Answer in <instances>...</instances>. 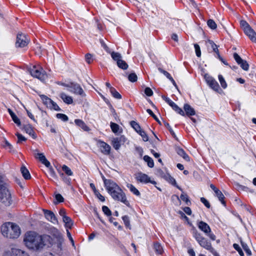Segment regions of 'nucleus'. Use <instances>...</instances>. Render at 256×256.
<instances>
[{
  "mask_svg": "<svg viewBox=\"0 0 256 256\" xmlns=\"http://www.w3.org/2000/svg\"><path fill=\"white\" fill-rule=\"evenodd\" d=\"M122 218L126 226L130 229V225L128 216H122Z\"/></svg>",
  "mask_w": 256,
  "mask_h": 256,
  "instance_id": "nucleus-49",
  "label": "nucleus"
},
{
  "mask_svg": "<svg viewBox=\"0 0 256 256\" xmlns=\"http://www.w3.org/2000/svg\"><path fill=\"white\" fill-rule=\"evenodd\" d=\"M1 232L4 237L14 239L20 236V229L16 224L8 222L1 226Z\"/></svg>",
  "mask_w": 256,
  "mask_h": 256,
  "instance_id": "nucleus-4",
  "label": "nucleus"
},
{
  "mask_svg": "<svg viewBox=\"0 0 256 256\" xmlns=\"http://www.w3.org/2000/svg\"><path fill=\"white\" fill-rule=\"evenodd\" d=\"M240 243L242 246L243 249L246 252L249 256L251 255V251L249 249L248 245L246 244L241 239H240Z\"/></svg>",
  "mask_w": 256,
  "mask_h": 256,
  "instance_id": "nucleus-43",
  "label": "nucleus"
},
{
  "mask_svg": "<svg viewBox=\"0 0 256 256\" xmlns=\"http://www.w3.org/2000/svg\"><path fill=\"white\" fill-rule=\"evenodd\" d=\"M110 93L112 95V96L117 99H120L122 98V96L120 94L117 92L114 88H110Z\"/></svg>",
  "mask_w": 256,
  "mask_h": 256,
  "instance_id": "nucleus-39",
  "label": "nucleus"
},
{
  "mask_svg": "<svg viewBox=\"0 0 256 256\" xmlns=\"http://www.w3.org/2000/svg\"><path fill=\"white\" fill-rule=\"evenodd\" d=\"M12 204L11 195L3 176H0V210Z\"/></svg>",
  "mask_w": 256,
  "mask_h": 256,
  "instance_id": "nucleus-3",
  "label": "nucleus"
},
{
  "mask_svg": "<svg viewBox=\"0 0 256 256\" xmlns=\"http://www.w3.org/2000/svg\"><path fill=\"white\" fill-rule=\"evenodd\" d=\"M76 126L80 127L84 131H88L90 128L86 124L81 120L76 119L74 120Z\"/></svg>",
  "mask_w": 256,
  "mask_h": 256,
  "instance_id": "nucleus-26",
  "label": "nucleus"
},
{
  "mask_svg": "<svg viewBox=\"0 0 256 256\" xmlns=\"http://www.w3.org/2000/svg\"><path fill=\"white\" fill-rule=\"evenodd\" d=\"M240 24L244 32L250 28L249 24L246 20H242L240 22Z\"/></svg>",
  "mask_w": 256,
  "mask_h": 256,
  "instance_id": "nucleus-47",
  "label": "nucleus"
},
{
  "mask_svg": "<svg viewBox=\"0 0 256 256\" xmlns=\"http://www.w3.org/2000/svg\"><path fill=\"white\" fill-rule=\"evenodd\" d=\"M16 135L18 137V142H17L19 143V142H26V138L25 137H24L22 134L17 133Z\"/></svg>",
  "mask_w": 256,
  "mask_h": 256,
  "instance_id": "nucleus-59",
  "label": "nucleus"
},
{
  "mask_svg": "<svg viewBox=\"0 0 256 256\" xmlns=\"http://www.w3.org/2000/svg\"><path fill=\"white\" fill-rule=\"evenodd\" d=\"M48 168V170L46 172V174L48 178L50 180H56L58 179V176L54 170V168L50 165L49 167H47Z\"/></svg>",
  "mask_w": 256,
  "mask_h": 256,
  "instance_id": "nucleus-15",
  "label": "nucleus"
},
{
  "mask_svg": "<svg viewBox=\"0 0 256 256\" xmlns=\"http://www.w3.org/2000/svg\"><path fill=\"white\" fill-rule=\"evenodd\" d=\"M98 148L101 152L106 155H108L110 153V145H98Z\"/></svg>",
  "mask_w": 256,
  "mask_h": 256,
  "instance_id": "nucleus-28",
  "label": "nucleus"
},
{
  "mask_svg": "<svg viewBox=\"0 0 256 256\" xmlns=\"http://www.w3.org/2000/svg\"><path fill=\"white\" fill-rule=\"evenodd\" d=\"M12 253L14 256H30L24 251L18 248H12Z\"/></svg>",
  "mask_w": 256,
  "mask_h": 256,
  "instance_id": "nucleus-23",
  "label": "nucleus"
},
{
  "mask_svg": "<svg viewBox=\"0 0 256 256\" xmlns=\"http://www.w3.org/2000/svg\"><path fill=\"white\" fill-rule=\"evenodd\" d=\"M128 79L130 82H134L137 81L138 76L135 73H131L128 75Z\"/></svg>",
  "mask_w": 256,
  "mask_h": 256,
  "instance_id": "nucleus-46",
  "label": "nucleus"
},
{
  "mask_svg": "<svg viewBox=\"0 0 256 256\" xmlns=\"http://www.w3.org/2000/svg\"><path fill=\"white\" fill-rule=\"evenodd\" d=\"M158 70L162 73L168 78H171V76L170 75V74L167 72L166 71L164 70L163 69H162V68H158Z\"/></svg>",
  "mask_w": 256,
  "mask_h": 256,
  "instance_id": "nucleus-64",
  "label": "nucleus"
},
{
  "mask_svg": "<svg viewBox=\"0 0 256 256\" xmlns=\"http://www.w3.org/2000/svg\"><path fill=\"white\" fill-rule=\"evenodd\" d=\"M62 221L64 223L65 226L66 228L70 229L74 224L72 220L69 216H64L62 218Z\"/></svg>",
  "mask_w": 256,
  "mask_h": 256,
  "instance_id": "nucleus-27",
  "label": "nucleus"
},
{
  "mask_svg": "<svg viewBox=\"0 0 256 256\" xmlns=\"http://www.w3.org/2000/svg\"><path fill=\"white\" fill-rule=\"evenodd\" d=\"M233 246L234 248V249L236 250L238 252V254L240 256H244V254L238 244H234Z\"/></svg>",
  "mask_w": 256,
  "mask_h": 256,
  "instance_id": "nucleus-57",
  "label": "nucleus"
},
{
  "mask_svg": "<svg viewBox=\"0 0 256 256\" xmlns=\"http://www.w3.org/2000/svg\"><path fill=\"white\" fill-rule=\"evenodd\" d=\"M199 244L201 246L208 250L214 256H219L218 254L212 248L211 244L206 238L202 239Z\"/></svg>",
  "mask_w": 256,
  "mask_h": 256,
  "instance_id": "nucleus-9",
  "label": "nucleus"
},
{
  "mask_svg": "<svg viewBox=\"0 0 256 256\" xmlns=\"http://www.w3.org/2000/svg\"><path fill=\"white\" fill-rule=\"evenodd\" d=\"M117 66L118 68L122 70H126L128 68V64L126 62L123 60L122 58L120 60H119V62H117Z\"/></svg>",
  "mask_w": 256,
  "mask_h": 256,
  "instance_id": "nucleus-37",
  "label": "nucleus"
},
{
  "mask_svg": "<svg viewBox=\"0 0 256 256\" xmlns=\"http://www.w3.org/2000/svg\"><path fill=\"white\" fill-rule=\"evenodd\" d=\"M60 98L63 101L68 104H71L73 102L72 98L71 96H67L64 93H62L60 95Z\"/></svg>",
  "mask_w": 256,
  "mask_h": 256,
  "instance_id": "nucleus-29",
  "label": "nucleus"
},
{
  "mask_svg": "<svg viewBox=\"0 0 256 256\" xmlns=\"http://www.w3.org/2000/svg\"><path fill=\"white\" fill-rule=\"evenodd\" d=\"M110 54L112 58L114 61L116 62V63L119 62V60H120L122 58V55L118 52H112Z\"/></svg>",
  "mask_w": 256,
  "mask_h": 256,
  "instance_id": "nucleus-34",
  "label": "nucleus"
},
{
  "mask_svg": "<svg viewBox=\"0 0 256 256\" xmlns=\"http://www.w3.org/2000/svg\"><path fill=\"white\" fill-rule=\"evenodd\" d=\"M40 97L41 100H42L43 103L48 107L50 108V106L51 102H52V100L48 98L47 96L45 95H40Z\"/></svg>",
  "mask_w": 256,
  "mask_h": 256,
  "instance_id": "nucleus-31",
  "label": "nucleus"
},
{
  "mask_svg": "<svg viewBox=\"0 0 256 256\" xmlns=\"http://www.w3.org/2000/svg\"><path fill=\"white\" fill-rule=\"evenodd\" d=\"M154 249L155 252L158 254H162L163 252V249L161 245L159 243H155L154 244Z\"/></svg>",
  "mask_w": 256,
  "mask_h": 256,
  "instance_id": "nucleus-40",
  "label": "nucleus"
},
{
  "mask_svg": "<svg viewBox=\"0 0 256 256\" xmlns=\"http://www.w3.org/2000/svg\"><path fill=\"white\" fill-rule=\"evenodd\" d=\"M113 144H124L127 142V139L124 136H118L112 140Z\"/></svg>",
  "mask_w": 256,
  "mask_h": 256,
  "instance_id": "nucleus-21",
  "label": "nucleus"
},
{
  "mask_svg": "<svg viewBox=\"0 0 256 256\" xmlns=\"http://www.w3.org/2000/svg\"><path fill=\"white\" fill-rule=\"evenodd\" d=\"M208 42L212 48L213 51L216 54L217 56H218V54H220L218 50V46L212 40H208Z\"/></svg>",
  "mask_w": 256,
  "mask_h": 256,
  "instance_id": "nucleus-38",
  "label": "nucleus"
},
{
  "mask_svg": "<svg viewBox=\"0 0 256 256\" xmlns=\"http://www.w3.org/2000/svg\"><path fill=\"white\" fill-rule=\"evenodd\" d=\"M3 148L9 152H14L15 150H14L12 145H2Z\"/></svg>",
  "mask_w": 256,
  "mask_h": 256,
  "instance_id": "nucleus-56",
  "label": "nucleus"
},
{
  "mask_svg": "<svg viewBox=\"0 0 256 256\" xmlns=\"http://www.w3.org/2000/svg\"><path fill=\"white\" fill-rule=\"evenodd\" d=\"M62 170L68 176H70L73 174L71 170L66 165H64L62 166Z\"/></svg>",
  "mask_w": 256,
  "mask_h": 256,
  "instance_id": "nucleus-45",
  "label": "nucleus"
},
{
  "mask_svg": "<svg viewBox=\"0 0 256 256\" xmlns=\"http://www.w3.org/2000/svg\"><path fill=\"white\" fill-rule=\"evenodd\" d=\"M144 160L147 162L148 166L150 168H153L154 166V162L153 160L148 156H144Z\"/></svg>",
  "mask_w": 256,
  "mask_h": 256,
  "instance_id": "nucleus-36",
  "label": "nucleus"
},
{
  "mask_svg": "<svg viewBox=\"0 0 256 256\" xmlns=\"http://www.w3.org/2000/svg\"><path fill=\"white\" fill-rule=\"evenodd\" d=\"M131 126L138 134L142 130V128L139 124L134 120H132L130 122Z\"/></svg>",
  "mask_w": 256,
  "mask_h": 256,
  "instance_id": "nucleus-35",
  "label": "nucleus"
},
{
  "mask_svg": "<svg viewBox=\"0 0 256 256\" xmlns=\"http://www.w3.org/2000/svg\"><path fill=\"white\" fill-rule=\"evenodd\" d=\"M218 79H219L220 84H221V86L224 88H226V86H227L225 80H224V78L222 77V75H219L218 76Z\"/></svg>",
  "mask_w": 256,
  "mask_h": 256,
  "instance_id": "nucleus-55",
  "label": "nucleus"
},
{
  "mask_svg": "<svg viewBox=\"0 0 256 256\" xmlns=\"http://www.w3.org/2000/svg\"><path fill=\"white\" fill-rule=\"evenodd\" d=\"M180 198L182 200L186 202V204L187 205L190 204V202L188 198V196L186 194L182 192V194H181Z\"/></svg>",
  "mask_w": 256,
  "mask_h": 256,
  "instance_id": "nucleus-42",
  "label": "nucleus"
},
{
  "mask_svg": "<svg viewBox=\"0 0 256 256\" xmlns=\"http://www.w3.org/2000/svg\"><path fill=\"white\" fill-rule=\"evenodd\" d=\"M136 179L141 182L148 183L150 182L152 184H156V182L154 180H151L150 178L144 174L142 172L138 173L136 176Z\"/></svg>",
  "mask_w": 256,
  "mask_h": 256,
  "instance_id": "nucleus-13",
  "label": "nucleus"
},
{
  "mask_svg": "<svg viewBox=\"0 0 256 256\" xmlns=\"http://www.w3.org/2000/svg\"><path fill=\"white\" fill-rule=\"evenodd\" d=\"M30 42V40L26 35L18 33L16 36V48H24Z\"/></svg>",
  "mask_w": 256,
  "mask_h": 256,
  "instance_id": "nucleus-7",
  "label": "nucleus"
},
{
  "mask_svg": "<svg viewBox=\"0 0 256 256\" xmlns=\"http://www.w3.org/2000/svg\"><path fill=\"white\" fill-rule=\"evenodd\" d=\"M177 154L180 156H182L185 160L186 161H190V158L188 155L185 152L184 150L180 148V147H177L176 149Z\"/></svg>",
  "mask_w": 256,
  "mask_h": 256,
  "instance_id": "nucleus-25",
  "label": "nucleus"
},
{
  "mask_svg": "<svg viewBox=\"0 0 256 256\" xmlns=\"http://www.w3.org/2000/svg\"><path fill=\"white\" fill-rule=\"evenodd\" d=\"M92 56L90 54H86L85 56V59L86 62L88 64H90L92 62L93 60L92 58Z\"/></svg>",
  "mask_w": 256,
  "mask_h": 256,
  "instance_id": "nucleus-60",
  "label": "nucleus"
},
{
  "mask_svg": "<svg viewBox=\"0 0 256 256\" xmlns=\"http://www.w3.org/2000/svg\"><path fill=\"white\" fill-rule=\"evenodd\" d=\"M155 174L163 178H164L166 175V174H165L160 168H156V170Z\"/></svg>",
  "mask_w": 256,
  "mask_h": 256,
  "instance_id": "nucleus-48",
  "label": "nucleus"
},
{
  "mask_svg": "<svg viewBox=\"0 0 256 256\" xmlns=\"http://www.w3.org/2000/svg\"><path fill=\"white\" fill-rule=\"evenodd\" d=\"M234 58L236 62L240 65V67L244 70L247 71L249 68V64L248 62L242 59L237 53L234 54Z\"/></svg>",
  "mask_w": 256,
  "mask_h": 256,
  "instance_id": "nucleus-11",
  "label": "nucleus"
},
{
  "mask_svg": "<svg viewBox=\"0 0 256 256\" xmlns=\"http://www.w3.org/2000/svg\"><path fill=\"white\" fill-rule=\"evenodd\" d=\"M57 238L58 242L56 244V251L58 254L61 255L62 254V244L64 242V238L61 236L60 235Z\"/></svg>",
  "mask_w": 256,
  "mask_h": 256,
  "instance_id": "nucleus-18",
  "label": "nucleus"
},
{
  "mask_svg": "<svg viewBox=\"0 0 256 256\" xmlns=\"http://www.w3.org/2000/svg\"><path fill=\"white\" fill-rule=\"evenodd\" d=\"M138 134L142 136V140L144 142H148V136L146 134L145 132L144 131L142 130L139 132Z\"/></svg>",
  "mask_w": 256,
  "mask_h": 256,
  "instance_id": "nucleus-50",
  "label": "nucleus"
},
{
  "mask_svg": "<svg viewBox=\"0 0 256 256\" xmlns=\"http://www.w3.org/2000/svg\"><path fill=\"white\" fill-rule=\"evenodd\" d=\"M194 46L195 48L196 56L198 57H200L201 56V52H200V46L198 44H194Z\"/></svg>",
  "mask_w": 256,
  "mask_h": 256,
  "instance_id": "nucleus-62",
  "label": "nucleus"
},
{
  "mask_svg": "<svg viewBox=\"0 0 256 256\" xmlns=\"http://www.w3.org/2000/svg\"><path fill=\"white\" fill-rule=\"evenodd\" d=\"M30 74L34 78H36L40 80H44L46 77V74L43 69L36 68V66H33L30 70Z\"/></svg>",
  "mask_w": 256,
  "mask_h": 256,
  "instance_id": "nucleus-5",
  "label": "nucleus"
},
{
  "mask_svg": "<svg viewBox=\"0 0 256 256\" xmlns=\"http://www.w3.org/2000/svg\"><path fill=\"white\" fill-rule=\"evenodd\" d=\"M8 112L10 115L13 121L18 126L20 125V121L11 109L8 108Z\"/></svg>",
  "mask_w": 256,
  "mask_h": 256,
  "instance_id": "nucleus-30",
  "label": "nucleus"
},
{
  "mask_svg": "<svg viewBox=\"0 0 256 256\" xmlns=\"http://www.w3.org/2000/svg\"><path fill=\"white\" fill-rule=\"evenodd\" d=\"M164 179L165 180L168 181V182L171 184L172 185L176 186L181 191H182V190L177 185L175 179L174 178H172L169 174L166 173V176L164 177Z\"/></svg>",
  "mask_w": 256,
  "mask_h": 256,
  "instance_id": "nucleus-19",
  "label": "nucleus"
},
{
  "mask_svg": "<svg viewBox=\"0 0 256 256\" xmlns=\"http://www.w3.org/2000/svg\"><path fill=\"white\" fill-rule=\"evenodd\" d=\"M102 210L104 213L107 216H109L112 215V212L108 206H103L102 207Z\"/></svg>",
  "mask_w": 256,
  "mask_h": 256,
  "instance_id": "nucleus-52",
  "label": "nucleus"
},
{
  "mask_svg": "<svg viewBox=\"0 0 256 256\" xmlns=\"http://www.w3.org/2000/svg\"><path fill=\"white\" fill-rule=\"evenodd\" d=\"M50 106L49 108L50 109H54V110H58V111L60 110V107L54 101H52Z\"/></svg>",
  "mask_w": 256,
  "mask_h": 256,
  "instance_id": "nucleus-58",
  "label": "nucleus"
},
{
  "mask_svg": "<svg viewBox=\"0 0 256 256\" xmlns=\"http://www.w3.org/2000/svg\"><path fill=\"white\" fill-rule=\"evenodd\" d=\"M20 172L25 180H30L31 176L28 170L24 166H22L20 168Z\"/></svg>",
  "mask_w": 256,
  "mask_h": 256,
  "instance_id": "nucleus-24",
  "label": "nucleus"
},
{
  "mask_svg": "<svg viewBox=\"0 0 256 256\" xmlns=\"http://www.w3.org/2000/svg\"><path fill=\"white\" fill-rule=\"evenodd\" d=\"M46 218L54 224H58V220L53 212L50 210H43Z\"/></svg>",
  "mask_w": 256,
  "mask_h": 256,
  "instance_id": "nucleus-14",
  "label": "nucleus"
},
{
  "mask_svg": "<svg viewBox=\"0 0 256 256\" xmlns=\"http://www.w3.org/2000/svg\"><path fill=\"white\" fill-rule=\"evenodd\" d=\"M204 78L207 84L211 88L215 91L217 92L218 90L220 88L219 85L212 77L210 76L208 74H206L204 75Z\"/></svg>",
  "mask_w": 256,
  "mask_h": 256,
  "instance_id": "nucleus-10",
  "label": "nucleus"
},
{
  "mask_svg": "<svg viewBox=\"0 0 256 256\" xmlns=\"http://www.w3.org/2000/svg\"><path fill=\"white\" fill-rule=\"evenodd\" d=\"M24 242L28 248L40 250L44 246H50L52 238L48 235L40 236L34 232H29L26 233Z\"/></svg>",
  "mask_w": 256,
  "mask_h": 256,
  "instance_id": "nucleus-1",
  "label": "nucleus"
},
{
  "mask_svg": "<svg viewBox=\"0 0 256 256\" xmlns=\"http://www.w3.org/2000/svg\"><path fill=\"white\" fill-rule=\"evenodd\" d=\"M236 189L238 190L242 191L244 192H250V193L254 192L253 190L250 189V188H248L246 186L240 185L238 183L236 184Z\"/></svg>",
  "mask_w": 256,
  "mask_h": 256,
  "instance_id": "nucleus-22",
  "label": "nucleus"
},
{
  "mask_svg": "<svg viewBox=\"0 0 256 256\" xmlns=\"http://www.w3.org/2000/svg\"><path fill=\"white\" fill-rule=\"evenodd\" d=\"M30 150L32 152L33 154L36 158L39 160L42 164H44L46 167L50 166V162L46 160L44 153L41 152L38 149L30 148Z\"/></svg>",
  "mask_w": 256,
  "mask_h": 256,
  "instance_id": "nucleus-6",
  "label": "nucleus"
},
{
  "mask_svg": "<svg viewBox=\"0 0 256 256\" xmlns=\"http://www.w3.org/2000/svg\"><path fill=\"white\" fill-rule=\"evenodd\" d=\"M56 116L58 118L61 119L64 122H66L68 119V117L63 114H57Z\"/></svg>",
  "mask_w": 256,
  "mask_h": 256,
  "instance_id": "nucleus-51",
  "label": "nucleus"
},
{
  "mask_svg": "<svg viewBox=\"0 0 256 256\" xmlns=\"http://www.w3.org/2000/svg\"><path fill=\"white\" fill-rule=\"evenodd\" d=\"M184 109L186 114L188 116H194L196 114L194 110L188 104H185L184 106Z\"/></svg>",
  "mask_w": 256,
  "mask_h": 256,
  "instance_id": "nucleus-20",
  "label": "nucleus"
},
{
  "mask_svg": "<svg viewBox=\"0 0 256 256\" xmlns=\"http://www.w3.org/2000/svg\"><path fill=\"white\" fill-rule=\"evenodd\" d=\"M55 198L56 200V202H54L55 204H57L58 203H59V202H62L64 201V198L60 194H56Z\"/></svg>",
  "mask_w": 256,
  "mask_h": 256,
  "instance_id": "nucleus-53",
  "label": "nucleus"
},
{
  "mask_svg": "<svg viewBox=\"0 0 256 256\" xmlns=\"http://www.w3.org/2000/svg\"><path fill=\"white\" fill-rule=\"evenodd\" d=\"M162 98L168 104L172 107V108L182 116H184V112L174 102H172L170 98L164 96H162Z\"/></svg>",
  "mask_w": 256,
  "mask_h": 256,
  "instance_id": "nucleus-12",
  "label": "nucleus"
},
{
  "mask_svg": "<svg viewBox=\"0 0 256 256\" xmlns=\"http://www.w3.org/2000/svg\"><path fill=\"white\" fill-rule=\"evenodd\" d=\"M244 32L252 42H256V33L251 27Z\"/></svg>",
  "mask_w": 256,
  "mask_h": 256,
  "instance_id": "nucleus-16",
  "label": "nucleus"
},
{
  "mask_svg": "<svg viewBox=\"0 0 256 256\" xmlns=\"http://www.w3.org/2000/svg\"><path fill=\"white\" fill-rule=\"evenodd\" d=\"M144 94L148 96H150L153 94V92L150 88L146 87L144 89Z\"/></svg>",
  "mask_w": 256,
  "mask_h": 256,
  "instance_id": "nucleus-63",
  "label": "nucleus"
},
{
  "mask_svg": "<svg viewBox=\"0 0 256 256\" xmlns=\"http://www.w3.org/2000/svg\"><path fill=\"white\" fill-rule=\"evenodd\" d=\"M207 24L208 27L212 30H215L217 26L216 23L212 19H210L208 20Z\"/></svg>",
  "mask_w": 256,
  "mask_h": 256,
  "instance_id": "nucleus-44",
  "label": "nucleus"
},
{
  "mask_svg": "<svg viewBox=\"0 0 256 256\" xmlns=\"http://www.w3.org/2000/svg\"><path fill=\"white\" fill-rule=\"evenodd\" d=\"M110 128H112V131L114 132H118V130L119 129V126L114 122H111L110 123Z\"/></svg>",
  "mask_w": 256,
  "mask_h": 256,
  "instance_id": "nucleus-54",
  "label": "nucleus"
},
{
  "mask_svg": "<svg viewBox=\"0 0 256 256\" xmlns=\"http://www.w3.org/2000/svg\"><path fill=\"white\" fill-rule=\"evenodd\" d=\"M215 194H216V196L218 198L219 200L221 202L222 204H224L225 206L226 202L224 200V195L222 194V193L221 192V191H220L218 189L217 190H216V192H215Z\"/></svg>",
  "mask_w": 256,
  "mask_h": 256,
  "instance_id": "nucleus-33",
  "label": "nucleus"
},
{
  "mask_svg": "<svg viewBox=\"0 0 256 256\" xmlns=\"http://www.w3.org/2000/svg\"><path fill=\"white\" fill-rule=\"evenodd\" d=\"M127 187L130 188V190L137 196L140 195V192L132 184H128Z\"/></svg>",
  "mask_w": 256,
  "mask_h": 256,
  "instance_id": "nucleus-41",
  "label": "nucleus"
},
{
  "mask_svg": "<svg viewBox=\"0 0 256 256\" xmlns=\"http://www.w3.org/2000/svg\"><path fill=\"white\" fill-rule=\"evenodd\" d=\"M198 227L201 230L206 234L210 232V228L209 226L203 221H200L198 222Z\"/></svg>",
  "mask_w": 256,
  "mask_h": 256,
  "instance_id": "nucleus-17",
  "label": "nucleus"
},
{
  "mask_svg": "<svg viewBox=\"0 0 256 256\" xmlns=\"http://www.w3.org/2000/svg\"><path fill=\"white\" fill-rule=\"evenodd\" d=\"M104 186L108 192L114 200L120 201L128 206H130L129 202L126 200L124 192L116 182L111 180H105Z\"/></svg>",
  "mask_w": 256,
  "mask_h": 256,
  "instance_id": "nucleus-2",
  "label": "nucleus"
},
{
  "mask_svg": "<svg viewBox=\"0 0 256 256\" xmlns=\"http://www.w3.org/2000/svg\"><path fill=\"white\" fill-rule=\"evenodd\" d=\"M62 85L68 87V90L72 92H73L76 94L80 95L82 96H86V94L84 92L82 88L78 84L72 83L70 86L62 84Z\"/></svg>",
  "mask_w": 256,
  "mask_h": 256,
  "instance_id": "nucleus-8",
  "label": "nucleus"
},
{
  "mask_svg": "<svg viewBox=\"0 0 256 256\" xmlns=\"http://www.w3.org/2000/svg\"><path fill=\"white\" fill-rule=\"evenodd\" d=\"M24 130L30 136H34V132L30 124H26L23 126Z\"/></svg>",
  "mask_w": 256,
  "mask_h": 256,
  "instance_id": "nucleus-32",
  "label": "nucleus"
},
{
  "mask_svg": "<svg viewBox=\"0 0 256 256\" xmlns=\"http://www.w3.org/2000/svg\"><path fill=\"white\" fill-rule=\"evenodd\" d=\"M146 112L156 121L158 122L160 124H161V123L159 120L158 118L153 113L152 110L150 109H147Z\"/></svg>",
  "mask_w": 256,
  "mask_h": 256,
  "instance_id": "nucleus-61",
  "label": "nucleus"
}]
</instances>
